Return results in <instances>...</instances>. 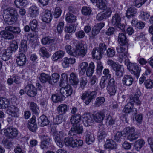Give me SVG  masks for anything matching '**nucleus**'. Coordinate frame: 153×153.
Here are the masks:
<instances>
[{
  "instance_id": "nucleus-60",
  "label": "nucleus",
  "mask_w": 153,
  "mask_h": 153,
  "mask_svg": "<svg viewBox=\"0 0 153 153\" xmlns=\"http://www.w3.org/2000/svg\"><path fill=\"white\" fill-rule=\"evenodd\" d=\"M106 123L109 125H112L114 123V120L111 116L108 114L106 116Z\"/></svg>"
},
{
  "instance_id": "nucleus-37",
  "label": "nucleus",
  "mask_w": 153,
  "mask_h": 153,
  "mask_svg": "<svg viewBox=\"0 0 153 153\" xmlns=\"http://www.w3.org/2000/svg\"><path fill=\"white\" fill-rule=\"evenodd\" d=\"M30 110L35 114H38L39 112V110L37 104L33 102H30Z\"/></svg>"
},
{
  "instance_id": "nucleus-29",
  "label": "nucleus",
  "mask_w": 153,
  "mask_h": 153,
  "mask_svg": "<svg viewBox=\"0 0 153 153\" xmlns=\"http://www.w3.org/2000/svg\"><path fill=\"white\" fill-rule=\"evenodd\" d=\"M65 52L64 51L60 50L55 53L52 56V58L53 61H56L58 59L62 58L64 55Z\"/></svg>"
},
{
  "instance_id": "nucleus-61",
  "label": "nucleus",
  "mask_w": 153,
  "mask_h": 153,
  "mask_svg": "<svg viewBox=\"0 0 153 153\" xmlns=\"http://www.w3.org/2000/svg\"><path fill=\"white\" fill-rule=\"evenodd\" d=\"M27 127L29 130L33 132H35L38 128L36 124L28 123Z\"/></svg>"
},
{
  "instance_id": "nucleus-10",
  "label": "nucleus",
  "mask_w": 153,
  "mask_h": 153,
  "mask_svg": "<svg viewBox=\"0 0 153 153\" xmlns=\"http://www.w3.org/2000/svg\"><path fill=\"white\" fill-rule=\"evenodd\" d=\"M4 135L8 138L13 139L17 135V130L15 128L10 127L4 130Z\"/></svg>"
},
{
  "instance_id": "nucleus-48",
  "label": "nucleus",
  "mask_w": 153,
  "mask_h": 153,
  "mask_svg": "<svg viewBox=\"0 0 153 153\" xmlns=\"http://www.w3.org/2000/svg\"><path fill=\"white\" fill-rule=\"evenodd\" d=\"M105 101V99L103 97H99L96 99L94 105L96 107H99L103 105Z\"/></svg>"
},
{
  "instance_id": "nucleus-6",
  "label": "nucleus",
  "mask_w": 153,
  "mask_h": 153,
  "mask_svg": "<svg viewBox=\"0 0 153 153\" xmlns=\"http://www.w3.org/2000/svg\"><path fill=\"white\" fill-rule=\"evenodd\" d=\"M97 93L95 91H85L81 96V99L85 100L84 103L88 105L96 97Z\"/></svg>"
},
{
  "instance_id": "nucleus-35",
  "label": "nucleus",
  "mask_w": 153,
  "mask_h": 153,
  "mask_svg": "<svg viewBox=\"0 0 153 153\" xmlns=\"http://www.w3.org/2000/svg\"><path fill=\"white\" fill-rule=\"evenodd\" d=\"M71 79L70 81L71 84L74 85H76L79 82L78 79L76 75L74 73H72L70 74Z\"/></svg>"
},
{
  "instance_id": "nucleus-12",
  "label": "nucleus",
  "mask_w": 153,
  "mask_h": 153,
  "mask_svg": "<svg viewBox=\"0 0 153 153\" xmlns=\"http://www.w3.org/2000/svg\"><path fill=\"white\" fill-rule=\"evenodd\" d=\"M25 93L29 96L33 97L37 94V90L36 88L33 85L28 84L25 88Z\"/></svg>"
},
{
  "instance_id": "nucleus-34",
  "label": "nucleus",
  "mask_w": 153,
  "mask_h": 153,
  "mask_svg": "<svg viewBox=\"0 0 153 153\" xmlns=\"http://www.w3.org/2000/svg\"><path fill=\"white\" fill-rule=\"evenodd\" d=\"M52 78L51 77V79L50 81H49V84L53 85L59 80L60 75L57 73H55L52 74Z\"/></svg>"
},
{
  "instance_id": "nucleus-26",
  "label": "nucleus",
  "mask_w": 153,
  "mask_h": 153,
  "mask_svg": "<svg viewBox=\"0 0 153 153\" xmlns=\"http://www.w3.org/2000/svg\"><path fill=\"white\" fill-rule=\"evenodd\" d=\"M12 53V51L10 49L5 50L2 54V59L4 61L8 60L11 57Z\"/></svg>"
},
{
  "instance_id": "nucleus-63",
  "label": "nucleus",
  "mask_w": 153,
  "mask_h": 153,
  "mask_svg": "<svg viewBox=\"0 0 153 153\" xmlns=\"http://www.w3.org/2000/svg\"><path fill=\"white\" fill-rule=\"evenodd\" d=\"M145 85L147 88L151 89L153 87V80L148 79L146 80Z\"/></svg>"
},
{
  "instance_id": "nucleus-27",
  "label": "nucleus",
  "mask_w": 153,
  "mask_h": 153,
  "mask_svg": "<svg viewBox=\"0 0 153 153\" xmlns=\"http://www.w3.org/2000/svg\"><path fill=\"white\" fill-rule=\"evenodd\" d=\"M94 3L96 1V5L97 7L100 9L104 10L106 8V4L105 0H90Z\"/></svg>"
},
{
  "instance_id": "nucleus-64",
  "label": "nucleus",
  "mask_w": 153,
  "mask_h": 153,
  "mask_svg": "<svg viewBox=\"0 0 153 153\" xmlns=\"http://www.w3.org/2000/svg\"><path fill=\"white\" fill-rule=\"evenodd\" d=\"M117 87H107V89L111 96L114 95L116 91Z\"/></svg>"
},
{
  "instance_id": "nucleus-28",
  "label": "nucleus",
  "mask_w": 153,
  "mask_h": 153,
  "mask_svg": "<svg viewBox=\"0 0 153 153\" xmlns=\"http://www.w3.org/2000/svg\"><path fill=\"white\" fill-rule=\"evenodd\" d=\"M51 79V76L48 74L42 73L40 74L39 76V79L40 82L43 83L47 82L49 83V81Z\"/></svg>"
},
{
  "instance_id": "nucleus-20",
  "label": "nucleus",
  "mask_w": 153,
  "mask_h": 153,
  "mask_svg": "<svg viewBox=\"0 0 153 153\" xmlns=\"http://www.w3.org/2000/svg\"><path fill=\"white\" fill-rule=\"evenodd\" d=\"M62 65L63 68H66L69 66L70 64H74L75 62V59L74 58H68L67 57H64L63 60Z\"/></svg>"
},
{
  "instance_id": "nucleus-7",
  "label": "nucleus",
  "mask_w": 153,
  "mask_h": 153,
  "mask_svg": "<svg viewBox=\"0 0 153 153\" xmlns=\"http://www.w3.org/2000/svg\"><path fill=\"white\" fill-rule=\"evenodd\" d=\"M87 52V45L82 43H78L76 46V56H79L83 57L86 55Z\"/></svg>"
},
{
  "instance_id": "nucleus-8",
  "label": "nucleus",
  "mask_w": 153,
  "mask_h": 153,
  "mask_svg": "<svg viewBox=\"0 0 153 153\" xmlns=\"http://www.w3.org/2000/svg\"><path fill=\"white\" fill-rule=\"evenodd\" d=\"M121 18L118 14H115L112 17L111 23L113 25L117 26L123 32L124 31V26L120 23Z\"/></svg>"
},
{
  "instance_id": "nucleus-14",
  "label": "nucleus",
  "mask_w": 153,
  "mask_h": 153,
  "mask_svg": "<svg viewBox=\"0 0 153 153\" xmlns=\"http://www.w3.org/2000/svg\"><path fill=\"white\" fill-rule=\"evenodd\" d=\"M42 142H41L40 146L42 149L47 148L50 144V138L47 136L43 135L41 137Z\"/></svg>"
},
{
  "instance_id": "nucleus-52",
  "label": "nucleus",
  "mask_w": 153,
  "mask_h": 153,
  "mask_svg": "<svg viewBox=\"0 0 153 153\" xmlns=\"http://www.w3.org/2000/svg\"><path fill=\"white\" fill-rule=\"evenodd\" d=\"M74 140L72 137H68L65 138L64 139V143L65 145L67 146H71L73 147L72 144H74L73 142Z\"/></svg>"
},
{
  "instance_id": "nucleus-5",
  "label": "nucleus",
  "mask_w": 153,
  "mask_h": 153,
  "mask_svg": "<svg viewBox=\"0 0 153 153\" xmlns=\"http://www.w3.org/2000/svg\"><path fill=\"white\" fill-rule=\"evenodd\" d=\"M125 131V134L128 135L127 139L131 141L137 139L141 135L140 132L138 131H135L134 128L132 127L126 128Z\"/></svg>"
},
{
  "instance_id": "nucleus-15",
  "label": "nucleus",
  "mask_w": 153,
  "mask_h": 153,
  "mask_svg": "<svg viewBox=\"0 0 153 153\" xmlns=\"http://www.w3.org/2000/svg\"><path fill=\"white\" fill-rule=\"evenodd\" d=\"M105 112L100 111L98 112L93 115V118L97 123H100L102 122L105 117Z\"/></svg>"
},
{
  "instance_id": "nucleus-33",
  "label": "nucleus",
  "mask_w": 153,
  "mask_h": 153,
  "mask_svg": "<svg viewBox=\"0 0 153 153\" xmlns=\"http://www.w3.org/2000/svg\"><path fill=\"white\" fill-rule=\"evenodd\" d=\"M67 105L65 104H62L57 107V111L61 115L64 114L67 111Z\"/></svg>"
},
{
  "instance_id": "nucleus-47",
  "label": "nucleus",
  "mask_w": 153,
  "mask_h": 153,
  "mask_svg": "<svg viewBox=\"0 0 153 153\" xmlns=\"http://www.w3.org/2000/svg\"><path fill=\"white\" fill-rule=\"evenodd\" d=\"M81 12L84 15L89 16L91 13L92 10L89 7L84 6L82 8Z\"/></svg>"
},
{
  "instance_id": "nucleus-2",
  "label": "nucleus",
  "mask_w": 153,
  "mask_h": 153,
  "mask_svg": "<svg viewBox=\"0 0 153 153\" xmlns=\"http://www.w3.org/2000/svg\"><path fill=\"white\" fill-rule=\"evenodd\" d=\"M4 14V19L6 24L11 25L13 24L17 20L16 16L17 11L14 8L11 7H4L3 10Z\"/></svg>"
},
{
  "instance_id": "nucleus-13",
  "label": "nucleus",
  "mask_w": 153,
  "mask_h": 153,
  "mask_svg": "<svg viewBox=\"0 0 153 153\" xmlns=\"http://www.w3.org/2000/svg\"><path fill=\"white\" fill-rule=\"evenodd\" d=\"M0 35L2 38L5 40H12L14 38V34L9 30H5L1 31Z\"/></svg>"
},
{
  "instance_id": "nucleus-54",
  "label": "nucleus",
  "mask_w": 153,
  "mask_h": 153,
  "mask_svg": "<svg viewBox=\"0 0 153 153\" xmlns=\"http://www.w3.org/2000/svg\"><path fill=\"white\" fill-rule=\"evenodd\" d=\"M133 81V79L130 75H126L125 76V85L127 86L131 85Z\"/></svg>"
},
{
  "instance_id": "nucleus-46",
  "label": "nucleus",
  "mask_w": 153,
  "mask_h": 153,
  "mask_svg": "<svg viewBox=\"0 0 153 153\" xmlns=\"http://www.w3.org/2000/svg\"><path fill=\"white\" fill-rule=\"evenodd\" d=\"M65 48L67 53L69 55L76 56V49H74L71 46L67 45L65 46Z\"/></svg>"
},
{
  "instance_id": "nucleus-38",
  "label": "nucleus",
  "mask_w": 153,
  "mask_h": 153,
  "mask_svg": "<svg viewBox=\"0 0 153 153\" xmlns=\"http://www.w3.org/2000/svg\"><path fill=\"white\" fill-rule=\"evenodd\" d=\"M88 63L86 62H82L79 65V73L83 75L85 73L86 71V69L88 68Z\"/></svg>"
},
{
  "instance_id": "nucleus-57",
  "label": "nucleus",
  "mask_w": 153,
  "mask_h": 153,
  "mask_svg": "<svg viewBox=\"0 0 153 153\" xmlns=\"http://www.w3.org/2000/svg\"><path fill=\"white\" fill-rule=\"evenodd\" d=\"M10 48L12 52L15 51L18 48L17 42L16 40H13L10 45Z\"/></svg>"
},
{
  "instance_id": "nucleus-21",
  "label": "nucleus",
  "mask_w": 153,
  "mask_h": 153,
  "mask_svg": "<svg viewBox=\"0 0 153 153\" xmlns=\"http://www.w3.org/2000/svg\"><path fill=\"white\" fill-rule=\"evenodd\" d=\"M8 108V113L10 116L14 117H17V113L19 111V108L15 105H11Z\"/></svg>"
},
{
  "instance_id": "nucleus-23",
  "label": "nucleus",
  "mask_w": 153,
  "mask_h": 153,
  "mask_svg": "<svg viewBox=\"0 0 153 153\" xmlns=\"http://www.w3.org/2000/svg\"><path fill=\"white\" fill-rule=\"evenodd\" d=\"M105 148L113 149H116L117 148V146L116 142L112 140H107L105 144Z\"/></svg>"
},
{
  "instance_id": "nucleus-16",
  "label": "nucleus",
  "mask_w": 153,
  "mask_h": 153,
  "mask_svg": "<svg viewBox=\"0 0 153 153\" xmlns=\"http://www.w3.org/2000/svg\"><path fill=\"white\" fill-rule=\"evenodd\" d=\"M104 26V24L103 23L97 24L92 28L91 32L92 36L93 37H94L96 35L98 34L100 30Z\"/></svg>"
},
{
  "instance_id": "nucleus-59",
  "label": "nucleus",
  "mask_w": 153,
  "mask_h": 153,
  "mask_svg": "<svg viewBox=\"0 0 153 153\" xmlns=\"http://www.w3.org/2000/svg\"><path fill=\"white\" fill-rule=\"evenodd\" d=\"M74 144H72L73 147L81 146L83 144V141L79 139L77 140L75 139L74 140L73 142Z\"/></svg>"
},
{
  "instance_id": "nucleus-44",
  "label": "nucleus",
  "mask_w": 153,
  "mask_h": 153,
  "mask_svg": "<svg viewBox=\"0 0 153 153\" xmlns=\"http://www.w3.org/2000/svg\"><path fill=\"white\" fill-rule=\"evenodd\" d=\"M55 42V39H51L49 36L45 37L41 39V42L43 45H49Z\"/></svg>"
},
{
  "instance_id": "nucleus-51",
  "label": "nucleus",
  "mask_w": 153,
  "mask_h": 153,
  "mask_svg": "<svg viewBox=\"0 0 153 153\" xmlns=\"http://www.w3.org/2000/svg\"><path fill=\"white\" fill-rule=\"evenodd\" d=\"M76 29V27L75 25L73 24L70 25L69 27H65V31L69 33H71L73 32H75Z\"/></svg>"
},
{
  "instance_id": "nucleus-56",
  "label": "nucleus",
  "mask_w": 153,
  "mask_h": 153,
  "mask_svg": "<svg viewBox=\"0 0 153 153\" xmlns=\"http://www.w3.org/2000/svg\"><path fill=\"white\" fill-rule=\"evenodd\" d=\"M39 53L41 55L45 56L47 58H48L49 56L48 53L45 47H42L40 48Z\"/></svg>"
},
{
  "instance_id": "nucleus-1",
  "label": "nucleus",
  "mask_w": 153,
  "mask_h": 153,
  "mask_svg": "<svg viewBox=\"0 0 153 153\" xmlns=\"http://www.w3.org/2000/svg\"><path fill=\"white\" fill-rule=\"evenodd\" d=\"M128 40L125 36V50L127 48V51L125 53V65L127 66V69L129 70L131 73L134 75L137 78H138L141 69L139 66L136 64L131 63L129 60V54L128 53V47L129 44L128 43Z\"/></svg>"
},
{
  "instance_id": "nucleus-19",
  "label": "nucleus",
  "mask_w": 153,
  "mask_h": 153,
  "mask_svg": "<svg viewBox=\"0 0 153 153\" xmlns=\"http://www.w3.org/2000/svg\"><path fill=\"white\" fill-rule=\"evenodd\" d=\"M84 125L87 126H91L94 123V120L91 116L89 114L84 115L82 119Z\"/></svg>"
},
{
  "instance_id": "nucleus-50",
  "label": "nucleus",
  "mask_w": 153,
  "mask_h": 153,
  "mask_svg": "<svg viewBox=\"0 0 153 153\" xmlns=\"http://www.w3.org/2000/svg\"><path fill=\"white\" fill-rule=\"evenodd\" d=\"M140 94L137 92L134 95V97H132V99H130L131 100V102H134L137 105H140L141 104V102L140 101L139 99V97L140 96Z\"/></svg>"
},
{
  "instance_id": "nucleus-55",
  "label": "nucleus",
  "mask_w": 153,
  "mask_h": 153,
  "mask_svg": "<svg viewBox=\"0 0 153 153\" xmlns=\"http://www.w3.org/2000/svg\"><path fill=\"white\" fill-rule=\"evenodd\" d=\"M63 120L62 115L60 114L57 116L56 118L54 119L53 122L54 124H59L61 123Z\"/></svg>"
},
{
  "instance_id": "nucleus-30",
  "label": "nucleus",
  "mask_w": 153,
  "mask_h": 153,
  "mask_svg": "<svg viewBox=\"0 0 153 153\" xmlns=\"http://www.w3.org/2000/svg\"><path fill=\"white\" fill-rule=\"evenodd\" d=\"M81 117L79 114H74L72 115L70 119V121L73 125L79 124L81 121Z\"/></svg>"
},
{
  "instance_id": "nucleus-11",
  "label": "nucleus",
  "mask_w": 153,
  "mask_h": 153,
  "mask_svg": "<svg viewBox=\"0 0 153 153\" xmlns=\"http://www.w3.org/2000/svg\"><path fill=\"white\" fill-rule=\"evenodd\" d=\"M83 131L82 126L79 124L78 123L73 125L68 134L70 135L73 136L82 134Z\"/></svg>"
},
{
  "instance_id": "nucleus-32",
  "label": "nucleus",
  "mask_w": 153,
  "mask_h": 153,
  "mask_svg": "<svg viewBox=\"0 0 153 153\" xmlns=\"http://www.w3.org/2000/svg\"><path fill=\"white\" fill-rule=\"evenodd\" d=\"M95 66L93 62H91L86 71V74L88 76H91L94 73Z\"/></svg>"
},
{
  "instance_id": "nucleus-43",
  "label": "nucleus",
  "mask_w": 153,
  "mask_h": 153,
  "mask_svg": "<svg viewBox=\"0 0 153 153\" xmlns=\"http://www.w3.org/2000/svg\"><path fill=\"white\" fill-rule=\"evenodd\" d=\"M66 20L69 23L74 22L76 20V16L70 13H68L66 16Z\"/></svg>"
},
{
  "instance_id": "nucleus-9",
  "label": "nucleus",
  "mask_w": 153,
  "mask_h": 153,
  "mask_svg": "<svg viewBox=\"0 0 153 153\" xmlns=\"http://www.w3.org/2000/svg\"><path fill=\"white\" fill-rule=\"evenodd\" d=\"M65 135V134L62 131H60L59 133H53V137L57 145L60 148L63 146V137Z\"/></svg>"
},
{
  "instance_id": "nucleus-22",
  "label": "nucleus",
  "mask_w": 153,
  "mask_h": 153,
  "mask_svg": "<svg viewBox=\"0 0 153 153\" xmlns=\"http://www.w3.org/2000/svg\"><path fill=\"white\" fill-rule=\"evenodd\" d=\"M18 65L20 66L24 65L26 62V58L25 55L23 53L19 54L16 59Z\"/></svg>"
},
{
  "instance_id": "nucleus-3",
  "label": "nucleus",
  "mask_w": 153,
  "mask_h": 153,
  "mask_svg": "<svg viewBox=\"0 0 153 153\" xmlns=\"http://www.w3.org/2000/svg\"><path fill=\"white\" fill-rule=\"evenodd\" d=\"M61 88L60 90V94H53L52 96V101L55 103H57L62 101L64 98L68 97L71 94V91L70 88Z\"/></svg>"
},
{
  "instance_id": "nucleus-39",
  "label": "nucleus",
  "mask_w": 153,
  "mask_h": 153,
  "mask_svg": "<svg viewBox=\"0 0 153 153\" xmlns=\"http://www.w3.org/2000/svg\"><path fill=\"white\" fill-rule=\"evenodd\" d=\"M9 105V101L5 98H0V109L7 108Z\"/></svg>"
},
{
  "instance_id": "nucleus-24",
  "label": "nucleus",
  "mask_w": 153,
  "mask_h": 153,
  "mask_svg": "<svg viewBox=\"0 0 153 153\" xmlns=\"http://www.w3.org/2000/svg\"><path fill=\"white\" fill-rule=\"evenodd\" d=\"M49 123L47 117L44 115L41 116L38 119V124L42 126L48 125Z\"/></svg>"
},
{
  "instance_id": "nucleus-53",
  "label": "nucleus",
  "mask_w": 153,
  "mask_h": 153,
  "mask_svg": "<svg viewBox=\"0 0 153 153\" xmlns=\"http://www.w3.org/2000/svg\"><path fill=\"white\" fill-rule=\"evenodd\" d=\"M88 82L85 76L82 77L80 79L79 88L83 90L85 88Z\"/></svg>"
},
{
  "instance_id": "nucleus-49",
  "label": "nucleus",
  "mask_w": 153,
  "mask_h": 153,
  "mask_svg": "<svg viewBox=\"0 0 153 153\" xmlns=\"http://www.w3.org/2000/svg\"><path fill=\"white\" fill-rule=\"evenodd\" d=\"M27 2V0H15L14 3L16 7L20 8V7L25 6Z\"/></svg>"
},
{
  "instance_id": "nucleus-17",
  "label": "nucleus",
  "mask_w": 153,
  "mask_h": 153,
  "mask_svg": "<svg viewBox=\"0 0 153 153\" xmlns=\"http://www.w3.org/2000/svg\"><path fill=\"white\" fill-rule=\"evenodd\" d=\"M52 18V14L50 11L46 10L43 12L42 19L44 22L48 23L51 21Z\"/></svg>"
},
{
  "instance_id": "nucleus-62",
  "label": "nucleus",
  "mask_w": 153,
  "mask_h": 153,
  "mask_svg": "<svg viewBox=\"0 0 153 153\" xmlns=\"http://www.w3.org/2000/svg\"><path fill=\"white\" fill-rule=\"evenodd\" d=\"M37 21L35 19L33 20L32 21L30 22V29L32 31H35L36 30L37 27Z\"/></svg>"
},
{
  "instance_id": "nucleus-4",
  "label": "nucleus",
  "mask_w": 153,
  "mask_h": 153,
  "mask_svg": "<svg viewBox=\"0 0 153 153\" xmlns=\"http://www.w3.org/2000/svg\"><path fill=\"white\" fill-rule=\"evenodd\" d=\"M118 41L119 45L117 49L119 56V61L122 63L123 61L124 56V34L122 33H119L118 37Z\"/></svg>"
},
{
  "instance_id": "nucleus-45",
  "label": "nucleus",
  "mask_w": 153,
  "mask_h": 153,
  "mask_svg": "<svg viewBox=\"0 0 153 153\" xmlns=\"http://www.w3.org/2000/svg\"><path fill=\"white\" fill-rule=\"evenodd\" d=\"M92 54L94 58L98 60H100L102 58V54H103L98 49H93Z\"/></svg>"
},
{
  "instance_id": "nucleus-36",
  "label": "nucleus",
  "mask_w": 153,
  "mask_h": 153,
  "mask_svg": "<svg viewBox=\"0 0 153 153\" xmlns=\"http://www.w3.org/2000/svg\"><path fill=\"white\" fill-rule=\"evenodd\" d=\"M30 16L32 17H35L39 14L38 9L35 6H32L29 9Z\"/></svg>"
},
{
  "instance_id": "nucleus-31",
  "label": "nucleus",
  "mask_w": 153,
  "mask_h": 153,
  "mask_svg": "<svg viewBox=\"0 0 153 153\" xmlns=\"http://www.w3.org/2000/svg\"><path fill=\"white\" fill-rule=\"evenodd\" d=\"M124 134L123 131L122 132L118 131L114 134L113 139L117 142H120L123 140V134Z\"/></svg>"
},
{
  "instance_id": "nucleus-41",
  "label": "nucleus",
  "mask_w": 153,
  "mask_h": 153,
  "mask_svg": "<svg viewBox=\"0 0 153 153\" xmlns=\"http://www.w3.org/2000/svg\"><path fill=\"white\" fill-rule=\"evenodd\" d=\"M137 10L134 7L129 8L127 11L126 16L128 18L133 16L137 13Z\"/></svg>"
},
{
  "instance_id": "nucleus-58",
  "label": "nucleus",
  "mask_w": 153,
  "mask_h": 153,
  "mask_svg": "<svg viewBox=\"0 0 153 153\" xmlns=\"http://www.w3.org/2000/svg\"><path fill=\"white\" fill-rule=\"evenodd\" d=\"M147 0H135L134 2V5L137 7H140Z\"/></svg>"
},
{
  "instance_id": "nucleus-42",
  "label": "nucleus",
  "mask_w": 153,
  "mask_h": 153,
  "mask_svg": "<svg viewBox=\"0 0 153 153\" xmlns=\"http://www.w3.org/2000/svg\"><path fill=\"white\" fill-rule=\"evenodd\" d=\"M27 50V41L26 40H23L21 42L19 51L22 52H25Z\"/></svg>"
},
{
  "instance_id": "nucleus-40",
  "label": "nucleus",
  "mask_w": 153,
  "mask_h": 153,
  "mask_svg": "<svg viewBox=\"0 0 153 153\" xmlns=\"http://www.w3.org/2000/svg\"><path fill=\"white\" fill-rule=\"evenodd\" d=\"M145 142L142 139H139L135 141L134 144V147L136 150L138 151H139L141 148L143 146Z\"/></svg>"
},
{
  "instance_id": "nucleus-18",
  "label": "nucleus",
  "mask_w": 153,
  "mask_h": 153,
  "mask_svg": "<svg viewBox=\"0 0 153 153\" xmlns=\"http://www.w3.org/2000/svg\"><path fill=\"white\" fill-rule=\"evenodd\" d=\"M85 142L88 145L91 144L95 140L94 134L88 130H86L85 133Z\"/></svg>"
},
{
  "instance_id": "nucleus-25",
  "label": "nucleus",
  "mask_w": 153,
  "mask_h": 153,
  "mask_svg": "<svg viewBox=\"0 0 153 153\" xmlns=\"http://www.w3.org/2000/svg\"><path fill=\"white\" fill-rule=\"evenodd\" d=\"M5 30H9L14 35L15 34L19 35L21 32L20 28L17 27H13L8 26L6 27L5 28Z\"/></svg>"
}]
</instances>
